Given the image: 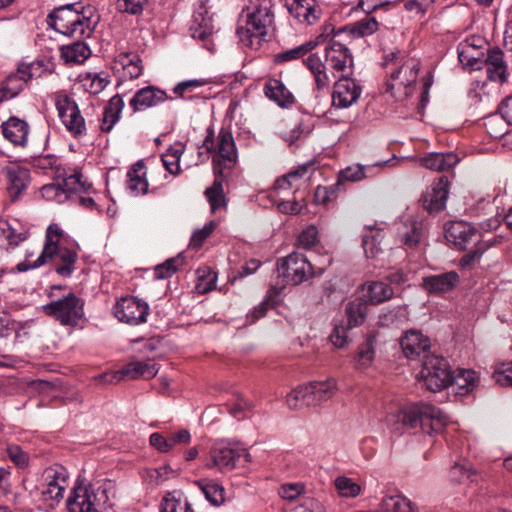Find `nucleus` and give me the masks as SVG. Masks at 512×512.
I'll list each match as a JSON object with an SVG mask.
<instances>
[{
    "instance_id": "obj_1",
    "label": "nucleus",
    "mask_w": 512,
    "mask_h": 512,
    "mask_svg": "<svg viewBox=\"0 0 512 512\" xmlns=\"http://www.w3.org/2000/svg\"><path fill=\"white\" fill-rule=\"evenodd\" d=\"M79 250V244L69 240L59 225L52 223L46 229L44 246L35 266L51 263L57 275L70 278L76 269Z\"/></svg>"
},
{
    "instance_id": "obj_2",
    "label": "nucleus",
    "mask_w": 512,
    "mask_h": 512,
    "mask_svg": "<svg viewBox=\"0 0 512 512\" xmlns=\"http://www.w3.org/2000/svg\"><path fill=\"white\" fill-rule=\"evenodd\" d=\"M273 0H250L238 18L236 34L240 42L259 49L267 41L268 28L274 23Z\"/></svg>"
},
{
    "instance_id": "obj_3",
    "label": "nucleus",
    "mask_w": 512,
    "mask_h": 512,
    "mask_svg": "<svg viewBox=\"0 0 512 512\" xmlns=\"http://www.w3.org/2000/svg\"><path fill=\"white\" fill-rule=\"evenodd\" d=\"M95 8L82 2L55 7L47 16V24L56 32L70 38H89L95 31L99 16L93 20Z\"/></svg>"
},
{
    "instance_id": "obj_4",
    "label": "nucleus",
    "mask_w": 512,
    "mask_h": 512,
    "mask_svg": "<svg viewBox=\"0 0 512 512\" xmlns=\"http://www.w3.org/2000/svg\"><path fill=\"white\" fill-rule=\"evenodd\" d=\"M238 161L237 147L233 134L229 129L221 128L218 134V153L212 157L214 181L205 190L206 197L217 195L224 197L223 182L227 177L226 170L231 171Z\"/></svg>"
},
{
    "instance_id": "obj_5",
    "label": "nucleus",
    "mask_w": 512,
    "mask_h": 512,
    "mask_svg": "<svg viewBox=\"0 0 512 512\" xmlns=\"http://www.w3.org/2000/svg\"><path fill=\"white\" fill-rule=\"evenodd\" d=\"M398 421L410 429L419 426L424 433L433 435L443 431L447 417L436 406L417 402L403 407L398 413Z\"/></svg>"
},
{
    "instance_id": "obj_6",
    "label": "nucleus",
    "mask_w": 512,
    "mask_h": 512,
    "mask_svg": "<svg viewBox=\"0 0 512 512\" xmlns=\"http://www.w3.org/2000/svg\"><path fill=\"white\" fill-rule=\"evenodd\" d=\"M43 314L60 325L83 329L88 323L85 315V299L70 291L41 307Z\"/></svg>"
},
{
    "instance_id": "obj_7",
    "label": "nucleus",
    "mask_w": 512,
    "mask_h": 512,
    "mask_svg": "<svg viewBox=\"0 0 512 512\" xmlns=\"http://www.w3.org/2000/svg\"><path fill=\"white\" fill-rule=\"evenodd\" d=\"M337 390V382L334 378L324 381H311L306 385H300L287 396L290 407L318 406L329 400Z\"/></svg>"
},
{
    "instance_id": "obj_8",
    "label": "nucleus",
    "mask_w": 512,
    "mask_h": 512,
    "mask_svg": "<svg viewBox=\"0 0 512 512\" xmlns=\"http://www.w3.org/2000/svg\"><path fill=\"white\" fill-rule=\"evenodd\" d=\"M420 378L425 387L432 392H439L451 386L452 370L449 361L443 356L425 355Z\"/></svg>"
},
{
    "instance_id": "obj_9",
    "label": "nucleus",
    "mask_w": 512,
    "mask_h": 512,
    "mask_svg": "<svg viewBox=\"0 0 512 512\" xmlns=\"http://www.w3.org/2000/svg\"><path fill=\"white\" fill-rule=\"evenodd\" d=\"M55 107L59 119L74 139L79 140L87 134L85 118L74 98L59 92L55 96Z\"/></svg>"
},
{
    "instance_id": "obj_10",
    "label": "nucleus",
    "mask_w": 512,
    "mask_h": 512,
    "mask_svg": "<svg viewBox=\"0 0 512 512\" xmlns=\"http://www.w3.org/2000/svg\"><path fill=\"white\" fill-rule=\"evenodd\" d=\"M277 269L279 274L286 279L287 283L292 285H299L324 272L323 268L315 271L306 256L298 252H293L287 257L278 260Z\"/></svg>"
},
{
    "instance_id": "obj_11",
    "label": "nucleus",
    "mask_w": 512,
    "mask_h": 512,
    "mask_svg": "<svg viewBox=\"0 0 512 512\" xmlns=\"http://www.w3.org/2000/svg\"><path fill=\"white\" fill-rule=\"evenodd\" d=\"M149 313L148 303L132 295L121 297L113 306V315L118 321L131 326L145 323Z\"/></svg>"
},
{
    "instance_id": "obj_12",
    "label": "nucleus",
    "mask_w": 512,
    "mask_h": 512,
    "mask_svg": "<svg viewBox=\"0 0 512 512\" xmlns=\"http://www.w3.org/2000/svg\"><path fill=\"white\" fill-rule=\"evenodd\" d=\"M208 0H200L198 6L193 13L192 23L190 25L191 36L200 41L204 48L209 51L213 50V42L211 37L215 32L213 14L210 13Z\"/></svg>"
},
{
    "instance_id": "obj_13",
    "label": "nucleus",
    "mask_w": 512,
    "mask_h": 512,
    "mask_svg": "<svg viewBox=\"0 0 512 512\" xmlns=\"http://www.w3.org/2000/svg\"><path fill=\"white\" fill-rule=\"evenodd\" d=\"M325 59L327 69L334 77L337 74L353 75L354 57L347 47L339 40L330 39L325 47Z\"/></svg>"
},
{
    "instance_id": "obj_14",
    "label": "nucleus",
    "mask_w": 512,
    "mask_h": 512,
    "mask_svg": "<svg viewBox=\"0 0 512 512\" xmlns=\"http://www.w3.org/2000/svg\"><path fill=\"white\" fill-rule=\"evenodd\" d=\"M209 455L211 463L208 462L206 466L208 468L215 467L220 471L232 470L241 457L250 456L247 449L224 442L215 443L211 447Z\"/></svg>"
},
{
    "instance_id": "obj_15",
    "label": "nucleus",
    "mask_w": 512,
    "mask_h": 512,
    "mask_svg": "<svg viewBox=\"0 0 512 512\" xmlns=\"http://www.w3.org/2000/svg\"><path fill=\"white\" fill-rule=\"evenodd\" d=\"M158 373L155 363L134 361L126 364L122 369L114 372L103 373L99 379L105 384H117L125 378L129 379H152Z\"/></svg>"
},
{
    "instance_id": "obj_16",
    "label": "nucleus",
    "mask_w": 512,
    "mask_h": 512,
    "mask_svg": "<svg viewBox=\"0 0 512 512\" xmlns=\"http://www.w3.org/2000/svg\"><path fill=\"white\" fill-rule=\"evenodd\" d=\"M351 76L347 74L339 75L332 92L333 107L346 109L360 98L362 87Z\"/></svg>"
},
{
    "instance_id": "obj_17",
    "label": "nucleus",
    "mask_w": 512,
    "mask_h": 512,
    "mask_svg": "<svg viewBox=\"0 0 512 512\" xmlns=\"http://www.w3.org/2000/svg\"><path fill=\"white\" fill-rule=\"evenodd\" d=\"M481 232L471 223L452 221L445 225V237L458 250H466L470 244L480 240Z\"/></svg>"
},
{
    "instance_id": "obj_18",
    "label": "nucleus",
    "mask_w": 512,
    "mask_h": 512,
    "mask_svg": "<svg viewBox=\"0 0 512 512\" xmlns=\"http://www.w3.org/2000/svg\"><path fill=\"white\" fill-rule=\"evenodd\" d=\"M450 181L448 176L441 175L434 180L430 189L421 197L423 208L430 214L439 213L446 207Z\"/></svg>"
},
{
    "instance_id": "obj_19",
    "label": "nucleus",
    "mask_w": 512,
    "mask_h": 512,
    "mask_svg": "<svg viewBox=\"0 0 512 512\" xmlns=\"http://www.w3.org/2000/svg\"><path fill=\"white\" fill-rule=\"evenodd\" d=\"M167 100H173V97L168 96L165 90L154 86L148 85L138 89L129 101V106L134 113L153 108Z\"/></svg>"
},
{
    "instance_id": "obj_20",
    "label": "nucleus",
    "mask_w": 512,
    "mask_h": 512,
    "mask_svg": "<svg viewBox=\"0 0 512 512\" xmlns=\"http://www.w3.org/2000/svg\"><path fill=\"white\" fill-rule=\"evenodd\" d=\"M68 512H98L96 494L91 490V485H83L77 480L66 501Z\"/></svg>"
},
{
    "instance_id": "obj_21",
    "label": "nucleus",
    "mask_w": 512,
    "mask_h": 512,
    "mask_svg": "<svg viewBox=\"0 0 512 512\" xmlns=\"http://www.w3.org/2000/svg\"><path fill=\"white\" fill-rule=\"evenodd\" d=\"M400 346L407 359L416 360L431 348V340L421 330L413 328L403 333Z\"/></svg>"
},
{
    "instance_id": "obj_22",
    "label": "nucleus",
    "mask_w": 512,
    "mask_h": 512,
    "mask_svg": "<svg viewBox=\"0 0 512 512\" xmlns=\"http://www.w3.org/2000/svg\"><path fill=\"white\" fill-rule=\"evenodd\" d=\"M459 282V274L451 270L445 273L423 277L421 287L429 295L439 296L453 291L458 286Z\"/></svg>"
},
{
    "instance_id": "obj_23",
    "label": "nucleus",
    "mask_w": 512,
    "mask_h": 512,
    "mask_svg": "<svg viewBox=\"0 0 512 512\" xmlns=\"http://www.w3.org/2000/svg\"><path fill=\"white\" fill-rule=\"evenodd\" d=\"M404 69L405 78L401 80L399 84L405 88L404 94L407 98L412 95V88L417 82L418 74L420 71V61H413L411 65H407V62H404L390 74V78L385 82V92L391 94L393 97L395 96L394 81L400 78V75Z\"/></svg>"
},
{
    "instance_id": "obj_24",
    "label": "nucleus",
    "mask_w": 512,
    "mask_h": 512,
    "mask_svg": "<svg viewBox=\"0 0 512 512\" xmlns=\"http://www.w3.org/2000/svg\"><path fill=\"white\" fill-rule=\"evenodd\" d=\"M487 67V78L490 81H507V64L504 61V53L498 47H488L483 61V67Z\"/></svg>"
},
{
    "instance_id": "obj_25",
    "label": "nucleus",
    "mask_w": 512,
    "mask_h": 512,
    "mask_svg": "<svg viewBox=\"0 0 512 512\" xmlns=\"http://www.w3.org/2000/svg\"><path fill=\"white\" fill-rule=\"evenodd\" d=\"M289 13L301 23H315L321 14L316 0H285Z\"/></svg>"
},
{
    "instance_id": "obj_26",
    "label": "nucleus",
    "mask_w": 512,
    "mask_h": 512,
    "mask_svg": "<svg viewBox=\"0 0 512 512\" xmlns=\"http://www.w3.org/2000/svg\"><path fill=\"white\" fill-rule=\"evenodd\" d=\"M6 175L8 179L7 191L11 201L16 202L30 184V171L25 167L14 166L7 168Z\"/></svg>"
},
{
    "instance_id": "obj_27",
    "label": "nucleus",
    "mask_w": 512,
    "mask_h": 512,
    "mask_svg": "<svg viewBox=\"0 0 512 512\" xmlns=\"http://www.w3.org/2000/svg\"><path fill=\"white\" fill-rule=\"evenodd\" d=\"M1 130L3 137L15 146H25L29 132L28 123L17 116H11L2 122Z\"/></svg>"
},
{
    "instance_id": "obj_28",
    "label": "nucleus",
    "mask_w": 512,
    "mask_h": 512,
    "mask_svg": "<svg viewBox=\"0 0 512 512\" xmlns=\"http://www.w3.org/2000/svg\"><path fill=\"white\" fill-rule=\"evenodd\" d=\"M263 91L265 96L280 108L288 109L295 103L294 95L279 79L269 78L264 84Z\"/></svg>"
},
{
    "instance_id": "obj_29",
    "label": "nucleus",
    "mask_w": 512,
    "mask_h": 512,
    "mask_svg": "<svg viewBox=\"0 0 512 512\" xmlns=\"http://www.w3.org/2000/svg\"><path fill=\"white\" fill-rule=\"evenodd\" d=\"M29 82L30 80L20 73L18 65L16 71L8 74L0 83V103L17 97L27 88Z\"/></svg>"
},
{
    "instance_id": "obj_30",
    "label": "nucleus",
    "mask_w": 512,
    "mask_h": 512,
    "mask_svg": "<svg viewBox=\"0 0 512 512\" xmlns=\"http://www.w3.org/2000/svg\"><path fill=\"white\" fill-rule=\"evenodd\" d=\"M125 104L121 95H114L103 108L102 118L100 119V131L109 133L114 125L120 120L121 113Z\"/></svg>"
},
{
    "instance_id": "obj_31",
    "label": "nucleus",
    "mask_w": 512,
    "mask_h": 512,
    "mask_svg": "<svg viewBox=\"0 0 512 512\" xmlns=\"http://www.w3.org/2000/svg\"><path fill=\"white\" fill-rule=\"evenodd\" d=\"M480 383L479 374L472 369L452 371L451 385L457 387L456 394L464 396L474 393Z\"/></svg>"
},
{
    "instance_id": "obj_32",
    "label": "nucleus",
    "mask_w": 512,
    "mask_h": 512,
    "mask_svg": "<svg viewBox=\"0 0 512 512\" xmlns=\"http://www.w3.org/2000/svg\"><path fill=\"white\" fill-rule=\"evenodd\" d=\"M144 160H138L127 172V187L136 195H146L149 192V183L146 178Z\"/></svg>"
},
{
    "instance_id": "obj_33",
    "label": "nucleus",
    "mask_w": 512,
    "mask_h": 512,
    "mask_svg": "<svg viewBox=\"0 0 512 512\" xmlns=\"http://www.w3.org/2000/svg\"><path fill=\"white\" fill-rule=\"evenodd\" d=\"M458 162L459 158L453 152H431L420 159V163L423 167L435 171L449 170L453 168Z\"/></svg>"
},
{
    "instance_id": "obj_34",
    "label": "nucleus",
    "mask_w": 512,
    "mask_h": 512,
    "mask_svg": "<svg viewBox=\"0 0 512 512\" xmlns=\"http://www.w3.org/2000/svg\"><path fill=\"white\" fill-rule=\"evenodd\" d=\"M81 39L78 38L72 44L60 46V57L65 63L82 64L91 56L90 47Z\"/></svg>"
},
{
    "instance_id": "obj_35",
    "label": "nucleus",
    "mask_w": 512,
    "mask_h": 512,
    "mask_svg": "<svg viewBox=\"0 0 512 512\" xmlns=\"http://www.w3.org/2000/svg\"><path fill=\"white\" fill-rule=\"evenodd\" d=\"M368 314V304L364 297H357L345 305L346 324L348 328L362 325Z\"/></svg>"
},
{
    "instance_id": "obj_36",
    "label": "nucleus",
    "mask_w": 512,
    "mask_h": 512,
    "mask_svg": "<svg viewBox=\"0 0 512 512\" xmlns=\"http://www.w3.org/2000/svg\"><path fill=\"white\" fill-rule=\"evenodd\" d=\"M193 483L202 491L205 499L211 505L219 507L225 502V489L215 480L202 478L194 480Z\"/></svg>"
},
{
    "instance_id": "obj_37",
    "label": "nucleus",
    "mask_w": 512,
    "mask_h": 512,
    "mask_svg": "<svg viewBox=\"0 0 512 512\" xmlns=\"http://www.w3.org/2000/svg\"><path fill=\"white\" fill-rule=\"evenodd\" d=\"M457 52L458 59L465 68H468L470 71L481 70L483 68L486 51L460 43L457 47Z\"/></svg>"
},
{
    "instance_id": "obj_38",
    "label": "nucleus",
    "mask_w": 512,
    "mask_h": 512,
    "mask_svg": "<svg viewBox=\"0 0 512 512\" xmlns=\"http://www.w3.org/2000/svg\"><path fill=\"white\" fill-rule=\"evenodd\" d=\"M394 295L393 288L383 281H372L367 284V292L364 297L369 305H379L390 300Z\"/></svg>"
},
{
    "instance_id": "obj_39",
    "label": "nucleus",
    "mask_w": 512,
    "mask_h": 512,
    "mask_svg": "<svg viewBox=\"0 0 512 512\" xmlns=\"http://www.w3.org/2000/svg\"><path fill=\"white\" fill-rule=\"evenodd\" d=\"M185 263L186 255L184 252H180L175 257L168 258L163 263L155 266L154 278L156 280L171 278Z\"/></svg>"
},
{
    "instance_id": "obj_40",
    "label": "nucleus",
    "mask_w": 512,
    "mask_h": 512,
    "mask_svg": "<svg viewBox=\"0 0 512 512\" xmlns=\"http://www.w3.org/2000/svg\"><path fill=\"white\" fill-rule=\"evenodd\" d=\"M375 336L369 335L366 340L358 346L355 356L356 368H368L375 358Z\"/></svg>"
},
{
    "instance_id": "obj_41",
    "label": "nucleus",
    "mask_w": 512,
    "mask_h": 512,
    "mask_svg": "<svg viewBox=\"0 0 512 512\" xmlns=\"http://www.w3.org/2000/svg\"><path fill=\"white\" fill-rule=\"evenodd\" d=\"M383 237V230L379 228H369L362 235V247L367 258H375L379 254Z\"/></svg>"
},
{
    "instance_id": "obj_42",
    "label": "nucleus",
    "mask_w": 512,
    "mask_h": 512,
    "mask_svg": "<svg viewBox=\"0 0 512 512\" xmlns=\"http://www.w3.org/2000/svg\"><path fill=\"white\" fill-rule=\"evenodd\" d=\"M478 472L469 463H455L449 470V479L455 483L475 482Z\"/></svg>"
},
{
    "instance_id": "obj_43",
    "label": "nucleus",
    "mask_w": 512,
    "mask_h": 512,
    "mask_svg": "<svg viewBox=\"0 0 512 512\" xmlns=\"http://www.w3.org/2000/svg\"><path fill=\"white\" fill-rule=\"evenodd\" d=\"M46 473V479L48 480V483L46 487L41 491L42 498L45 501L53 500L58 503L63 498L65 486L58 482V474L56 471L48 470Z\"/></svg>"
},
{
    "instance_id": "obj_44",
    "label": "nucleus",
    "mask_w": 512,
    "mask_h": 512,
    "mask_svg": "<svg viewBox=\"0 0 512 512\" xmlns=\"http://www.w3.org/2000/svg\"><path fill=\"white\" fill-rule=\"evenodd\" d=\"M381 512H417L410 500L400 495L383 498Z\"/></svg>"
},
{
    "instance_id": "obj_45",
    "label": "nucleus",
    "mask_w": 512,
    "mask_h": 512,
    "mask_svg": "<svg viewBox=\"0 0 512 512\" xmlns=\"http://www.w3.org/2000/svg\"><path fill=\"white\" fill-rule=\"evenodd\" d=\"M379 22L375 17H365L352 24L351 37L363 38L376 33L379 29Z\"/></svg>"
},
{
    "instance_id": "obj_46",
    "label": "nucleus",
    "mask_w": 512,
    "mask_h": 512,
    "mask_svg": "<svg viewBox=\"0 0 512 512\" xmlns=\"http://www.w3.org/2000/svg\"><path fill=\"white\" fill-rule=\"evenodd\" d=\"M491 247V244L482 243L480 240L474 244L473 248L464 254L458 262L462 269L470 268L480 261L482 255Z\"/></svg>"
},
{
    "instance_id": "obj_47",
    "label": "nucleus",
    "mask_w": 512,
    "mask_h": 512,
    "mask_svg": "<svg viewBox=\"0 0 512 512\" xmlns=\"http://www.w3.org/2000/svg\"><path fill=\"white\" fill-rule=\"evenodd\" d=\"M314 129L313 120L308 117L307 119H302L284 138V140L289 144V146L295 144L297 141L301 139L307 138Z\"/></svg>"
},
{
    "instance_id": "obj_48",
    "label": "nucleus",
    "mask_w": 512,
    "mask_h": 512,
    "mask_svg": "<svg viewBox=\"0 0 512 512\" xmlns=\"http://www.w3.org/2000/svg\"><path fill=\"white\" fill-rule=\"evenodd\" d=\"M407 314V309L403 306H396L391 309L384 310L378 317V324L382 327H389L402 322L407 318Z\"/></svg>"
},
{
    "instance_id": "obj_49",
    "label": "nucleus",
    "mask_w": 512,
    "mask_h": 512,
    "mask_svg": "<svg viewBox=\"0 0 512 512\" xmlns=\"http://www.w3.org/2000/svg\"><path fill=\"white\" fill-rule=\"evenodd\" d=\"M348 325L344 319H333V329L329 335L330 342L337 348H344L348 344Z\"/></svg>"
},
{
    "instance_id": "obj_50",
    "label": "nucleus",
    "mask_w": 512,
    "mask_h": 512,
    "mask_svg": "<svg viewBox=\"0 0 512 512\" xmlns=\"http://www.w3.org/2000/svg\"><path fill=\"white\" fill-rule=\"evenodd\" d=\"M160 512H194L187 499L184 502L168 493L162 500Z\"/></svg>"
},
{
    "instance_id": "obj_51",
    "label": "nucleus",
    "mask_w": 512,
    "mask_h": 512,
    "mask_svg": "<svg viewBox=\"0 0 512 512\" xmlns=\"http://www.w3.org/2000/svg\"><path fill=\"white\" fill-rule=\"evenodd\" d=\"M41 197L47 201L64 203L68 201L66 191L60 183L45 184L40 188Z\"/></svg>"
},
{
    "instance_id": "obj_52",
    "label": "nucleus",
    "mask_w": 512,
    "mask_h": 512,
    "mask_svg": "<svg viewBox=\"0 0 512 512\" xmlns=\"http://www.w3.org/2000/svg\"><path fill=\"white\" fill-rule=\"evenodd\" d=\"M313 50L312 44H302L298 47L280 52L275 55L274 62L275 63H285L292 60L303 58L305 55L310 53Z\"/></svg>"
},
{
    "instance_id": "obj_53",
    "label": "nucleus",
    "mask_w": 512,
    "mask_h": 512,
    "mask_svg": "<svg viewBox=\"0 0 512 512\" xmlns=\"http://www.w3.org/2000/svg\"><path fill=\"white\" fill-rule=\"evenodd\" d=\"M335 487L342 497L354 498L361 493V486L346 476L337 477Z\"/></svg>"
},
{
    "instance_id": "obj_54",
    "label": "nucleus",
    "mask_w": 512,
    "mask_h": 512,
    "mask_svg": "<svg viewBox=\"0 0 512 512\" xmlns=\"http://www.w3.org/2000/svg\"><path fill=\"white\" fill-rule=\"evenodd\" d=\"M217 227V223L214 220L206 223L201 229H197L192 233L190 238L189 246L193 249H199L202 247L204 242L214 232Z\"/></svg>"
},
{
    "instance_id": "obj_55",
    "label": "nucleus",
    "mask_w": 512,
    "mask_h": 512,
    "mask_svg": "<svg viewBox=\"0 0 512 512\" xmlns=\"http://www.w3.org/2000/svg\"><path fill=\"white\" fill-rule=\"evenodd\" d=\"M423 236L422 225L419 222L414 221L411 227L401 234V242L408 248H415L419 245Z\"/></svg>"
},
{
    "instance_id": "obj_56",
    "label": "nucleus",
    "mask_w": 512,
    "mask_h": 512,
    "mask_svg": "<svg viewBox=\"0 0 512 512\" xmlns=\"http://www.w3.org/2000/svg\"><path fill=\"white\" fill-rule=\"evenodd\" d=\"M261 266V261L255 258H251L246 261L240 268L236 271H233L231 275H229V282L234 284L237 280H241L249 275L254 274Z\"/></svg>"
},
{
    "instance_id": "obj_57",
    "label": "nucleus",
    "mask_w": 512,
    "mask_h": 512,
    "mask_svg": "<svg viewBox=\"0 0 512 512\" xmlns=\"http://www.w3.org/2000/svg\"><path fill=\"white\" fill-rule=\"evenodd\" d=\"M82 177V169L80 167H75L69 177H65L64 182L61 183L66 191L68 201L72 200L74 195L78 192L80 179Z\"/></svg>"
},
{
    "instance_id": "obj_58",
    "label": "nucleus",
    "mask_w": 512,
    "mask_h": 512,
    "mask_svg": "<svg viewBox=\"0 0 512 512\" xmlns=\"http://www.w3.org/2000/svg\"><path fill=\"white\" fill-rule=\"evenodd\" d=\"M21 329V324L12 319L10 315L4 314L3 316H0V337L6 338L14 334L15 339H18Z\"/></svg>"
},
{
    "instance_id": "obj_59",
    "label": "nucleus",
    "mask_w": 512,
    "mask_h": 512,
    "mask_svg": "<svg viewBox=\"0 0 512 512\" xmlns=\"http://www.w3.org/2000/svg\"><path fill=\"white\" fill-rule=\"evenodd\" d=\"M18 65L20 67V73L25 75L26 79H29L30 81L33 77H41L46 71V65L43 59H37L28 64L21 62Z\"/></svg>"
},
{
    "instance_id": "obj_60",
    "label": "nucleus",
    "mask_w": 512,
    "mask_h": 512,
    "mask_svg": "<svg viewBox=\"0 0 512 512\" xmlns=\"http://www.w3.org/2000/svg\"><path fill=\"white\" fill-rule=\"evenodd\" d=\"M306 207L307 203L304 197L301 200L294 197L292 201L282 200L277 203L278 211L286 215H298L302 213L303 209H306Z\"/></svg>"
},
{
    "instance_id": "obj_61",
    "label": "nucleus",
    "mask_w": 512,
    "mask_h": 512,
    "mask_svg": "<svg viewBox=\"0 0 512 512\" xmlns=\"http://www.w3.org/2000/svg\"><path fill=\"white\" fill-rule=\"evenodd\" d=\"M365 178V168L363 166L347 167L340 171L338 182L342 184L345 181L356 182Z\"/></svg>"
},
{
    "instance_id": "obj_62",
    "label": "nucleus",
    "mask_w": 512,
    "mask_h": 512,
    "mask_svg": "<svg viewBox=\"0 0 512 512\" xmlns=\"http://www.w3.org/2000/svg\"><path fill=\"white\" fill-rule=\"evenodd\" d=\"M9 459L18 467L24 468L29 464L28 454L22 450L19 445H10L7 447Z\"/></svg>"
},
{
    "instance_id": "obj_63",
    "label": "nucleus",
    "mask_w": 512,
    "mask_h": 512,
    "mask_svg": "<svg viewBox=\"0 0 512 512\" xmlns=\"http://www.w3.org/2000/svg\"><path fill=\"white\" fill-rule=\"evenodd\" d=\"M292 512H325L322 503L313 497H303Z\"/></svg>"
},
{
    "instance_id": "obj_64",
    "label": "nucleus",
    "mask_w": 512,
    "mask_h": 512,
    "mask_svg": "<svg viewBox=\"0 0 512 512\" xmlns=\"http://www.w3.org/2000/svg\"><path fill=\"white\" fill-rule=\"evenodd\" d=\"M493 378L501 386L512 387V362L503 363L502 369L495 371Z\"/></svg>"
}]
</instances>
